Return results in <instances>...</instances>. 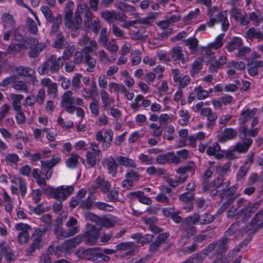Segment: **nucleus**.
Here are the masks:
<instances>
[{
	"mask_svg": "<svg viewBox=\"0 0 263 263\" xmlns=\"http://www.w3.org/2000/svg\"><path fill=\"white\" fill-rule=\"evenodd\" d=\"M258 208L257 203L248 202L243 198L237 200V205H234L228 211L227 217L241 219L243 222L247 221Z\"/></svg>",
	"mask_w": 263,
	"mask_h": 263,
	"instance_id": "nucleus-1",
	"label": "nucleus"
},
{
	"mask_svg": "<svg viewBox=\"0 0 263 263\" xmlns=\"http://www.w3.org/2000/svg\"><path fill=\"white\" fill-rule=\"evenodd\" d=\"M73 190L72 186L62 185L57 188L48 186L43 189V193L59 201H63L69 196Z\"/></svg>",
	"mask_w": 263,
	"mask_h": 263,
	"instance_id": "nucleus-2",
	"label": "nucleus"
},
{
	"mask_svg": "<svg viewBox=\"0 0 263 263\" xmlns=\"http://www.w3.org/2000/svg\"><path fill=\"white\" fill-rule=\"evenodd\" d=\"M61 58H57L54 55L50 56L38 69L40 74L45 75L49 71L52 73H56L60 70L62 65L59 62Z\"/></svg>",
	"mask_w": 263,
	"mask_h": 263,
	"instance_id": "nucleus-3",
	"label": "nucleus"
},
{
	"mask_svg": "<svg viewBox=\"0 0 263 263\" xmlns=\"http://www.w3.org/2000/svg\"><path fill=\"white\" fill-rule=\"evenodd\" d=\"M15 229L18 231L17 241L21 246L27 245L30 239L29 231L31 227L26 223H20L15 226Z\"/></svg>",
	"mask_w": 263,
	"mask_h": 263,
	"instance_id": "nucleus-4",
	"label": "nucleus"
},
{
	"mask_svg": "<svg viewBox=\"0 0 263 263\" xmlns=\"http://www.w3.org/2000/svg\"><path fill=\"white\" fill-rule=\"evenodd\" d=\"M83 238L84 236L79 235L73 238L66 240L61 246H59L57 247V252L56 254L60 252L65 253V254L70 252L72 249L81 243Z\"/></svg>",
	"mask_w": 263,
	"mask_h": 263,
	"instance_id": "nucleus-5",
	"label": "nucleus"
},
{
	"mask_svg": "<svg viewBox=\"0 0 263 263\" xmlns=\"http://www.w3.org/2000/svg\"><path fill=\"white\" fill-rule=\"evenodd\" d=\"M113 132L111 129H108L105 131L103 135L102 130L97 132L96 139L102 142V147L104 150H106L111 145V142L113 139Z\"/></svg>",
	"mask_w": 263,
	"mask_h": 263,
	"instance_id": "nucleus-6",
	"label": "nucleus"
},
{
	"mask_svg": "<svg viewBox=\"0 0 263 263\" xmlns=\"http://www.w3.org/2000/svg\"><path fill=\"white\" fill-rule=\"evenodd\" d=\"M99 231L100 230L93 226L87 225L86 232L82 235L85 238V243L90 246L94 245L99 238Z\"/></svg>",
	"mask_w": 263,
	"mask_h": 263,
	"instance_id": "nucleus-7",
	"label": "nucleus"
},
{
	"mask_svg": "<svg viewBox=\"0 0 263 263\" xmlns=\"http://www.w3.org/2000/svg\"><path fill=\"white\" fill-rule=\"evenodd\" d=\"M67 218L66 214H61L57 219L54 225V233L58 239L67 238L68 235L66 230L64 231L62 227V223Z\"/></svg>",
	"mask_w": 263,
	"mask_h": 263,
	"instance_id": "nucleus-8",
	"label": "nucleus"
},
{
	"mask_svg": "<svg viewBox=\"0 0 263 263\" xmlns=\"http://www.w3.org/2000/svg\"><path fill=\"white\" fill-rule=\"evenodd\" d=\"M81 46H85L83 51L86 53L93 52L98 49V44L93 40H90L88 35H85L81 38L78 43Z\"/></svg>",
	"mask_w": 263,
	"mask_h": 263,
	"instance_id": "nucleus-9",
	"label": "nucleus"
},
{
	"mask_svg": "<svg viewBox=\"0 0 263 263\" xmlns=\"http://www.w3.org/2000/svg\"><path fill=\"white\" fill-rule=\"evenodd\" d=\"M236 190L237 185H236L230 187L226 191L224 196L222 197L226 200L221 208L223 211L226 210L238 196Z\"/></svg>",
	"mask_w": 263,
	"mask_h": 263,
	"instance_id": "nucleus-10",
	"label": "nucleus"
},
{
	"mask_svg": "<svg viewBox=\"0 0 263 263\" xmlns=\"http://www.w3.org/2000/svg\"><path fill=\"white\" fill-rule=\"evenodd\" d=\"M120 222V219L112 215H108L100 218L98 221V226L107 228H113Z\"/></svg>",
	"mask_w": 263,
	"mask_h": 263,
	"instance_id": "nucleus-11",
	"label": "nucleus"
},
{
	"mask_svg": "<svg viewBox=\"0 0 263 263\" xmlns=\"http://www.w3.org/2000/svg\"><path fill=\"white\" fill-rule=\"evenodd\" d=\"M174 81L178 83L179 88H183L186 87L190 83L191 79L188 75L182 77L179 70L178 69L172 70Z\"/></svg>",
	"mask_w": 263,
	"mask_h": 263,
	"instance_id": "nucleus-12",
	"label": "nucleus"
},
{
	"mask_svg": "<svg viewBox=\"0 0 263 263\" xmlns=\"http://www.w3.org/2000/svg\"><path fill=\"white\" fill-rule=\"evenodd\" d=\"M66 226L68 228L66 230V234L68 237L73 236L80 232V226L78 224V220L73 217H70L66 223Z\"/></svg>",
	"mask_w": 263,
	"mask_h": 263,
	"instance_id": "nucleus-13",
	"label": "nucleus"
},
{
	"mask_svg": "<svg viewBox=\"0 0 263 263\" xmlns=\"http://www.w3.org/2000/svg\"><path fill=\"white\" fill-rule=\"evenodd\" d=\"M1 21L5 29L13 30L15 27L16 21L12 14L9 12L2 14Z\"/></svg>",
	"mask_w": 263,
	"mask_h": 263,
	"instance_id": "nucleus-14",
	"label": "nucleus"
},
{
	"mask_svg": "<svg viewBox=\"0 0 263 263\" xmlns=\"http://www.w3.org/2000/svg\"><path fill=\"white\" fill-rule=\"evenodd\" d=\"M257 111V110L255 108L253 109L249 108L243 109L240 112V117L238 119L239 122L241 124L246 123L256 115Z\"/></svg>",
	"mask_w": 263,
	"mask_h": 263,
	"instance_id": "nucleus-15",
	"label": "nucleus"
},
{
	"mask_svg": "<svg viewBox=\"0 0 263 263\" xmlns=\"http://www.w3.org/2000/svg\"><path fill=\"white\" fill-rule=\"evenodd\" d=\"M102 106L106 110L110 109L111 104L115 102L114 98L110 97L105 89H101L100 92Z\"/></svg>",
	"mask_w": 263,
	"mask_h": 263,
	"instance_id": "nucleus-16",
	"label": "nucleus"
},
{
	"mask_svg": "<svg viewBox=\"0 0 263 263\" xmlns=\"http://www.w3.org/2000/svg\"><path fill=\"white\" fill-rule=\"evenodd\" d=\"M237 135L236 130L232 128H226L223 133L218 136V141L223 143L234 139Z\"/></svg>",
	"mask_w": 263,
	"mask_h": 263,
	"instance_id": "nucleus-17",
	"label": "nucleus"
},
{
	"mask_svg": "<svg viewBox=\"0 0 263 263\" xmlns=\"http://www.w3.org/2000/svg\"><path fill=\"white\" fill-rule=\"evenodd\" d=\"M170 54L174 61H181L182 63H185L187 61V58L184 57L181 46H176L173 47L170 51Z\"/></svg>",
	"mask_w": 263,
	"mask_h": 263,
	"instance_id": "nucleus-18",
	"label": "nucleus"
},
{
	"mask_svg": "<svg viewBox=\"0 0 263 263\" xmlns=\"http://www.w3.org/2000/svg\"><path fill=\"white\" fill-rule=\"evenodd\" d=\"M28 45L26 41L18 44H11L8 47L6 53L15 54L23 50L27 49Z\"/></svg>",
	"mask_w": 263,
	"mask_h": 263,
	"instance_id": "nucleus-19",
	"label": "nucleus"
},
{
	"mask_svg": "<svg viewBox=\"0 0 263 263\" xmlns=\"http://www.w3.org/2000/svg\"><path fill=\"white\" fill-rule=\"evenodd\" d=\"M182 237L184 238H189L196 232V228L192 225L182 222L181 224Z\"/></svg>",
	"mask_w": 263,
	"mask_h": 263,
	"instance_id": "nucleus-20",
	"label": "nucleus"
},
{
	"mask_svg": "<svg viewBox=\"0 0 263 263\" xmlns=\"http://www.w3.org/2000/svg\"><path fill=\"white\" fill-rule=\"evenodd\" d=\"M206 153L209 156H213L216 159H220L223 157L221 153L220 146L218 143H214L212 146L209 147Z\"/></svg>",
	"mask_w": 263,
	"mask_h": 263,
	"instance_id": "nucleus-21",
	"label": "nucleus"
},
{
	"mask_svg": "<svg viewBox=\"0 0 263 263\" xmlns=\"http://www.w3.org/2000/svg\"><path fill=\"white\" fill-rule=\"evenodd\" d=\"M231 15L236 21L240 22L242 25H246L249 23V19L241 13V11L236 8H232Z\"/></svg>",
	"mask_w": 263,
	"mask_h": 263,
	"instance_id": "nucleus-22",
	"label": "nucleus"
},
{
	"mask_svg": "<svg viewBox=\"0 0 263 263\" xmlns=\"http://www.w3.org/2000/svg\"><path fill=\"white\" fill-rule=\"evenodd\" d=\"M118 251H125L127 255L133 254V252L137 249L136 246L132 242H123L119 244L116 247Z\"/></svg>",
	"mask_w": 263,
	"mask_h": 263,
	"instance_id": "nucleus-23",
	"label": "nucleus"
},
{
	"mask_svg": "<svg viewBox=\"0 0 263 263\" xmlns=\"http://www.w3.org/2000/svg\"><path fill=\"white\" fill-rule=\"evenodd\" d=\"M3 255L5 256L6 259L9 261L11 260L13 256L10 247L5 241L0 242V257L1 258Z\"/></svg>",
	"mask_w": 263,
	"mask_h": 263,
	"instance_id": "nucleus-24",
	"label": "nucleus"
},
{
	"mask_svg": "<svg viewBox=\"0 0 263 263\" xmlns=\"http://www.w3.org/2000/svg\"><path fill=\"white\" fill-rule=\"evenodd\" d=\"M93 255L91 258V261L95 263L107 262L110 259V257L102 253L101 250L99 248H96V251Z\"/></svg>",
	"mask_w": 263,
	"mask_h": 263,
	"instance_id": "nucleus-25",
	"label": "nucleus"
},
{
	"mask_svg": "<svg viewBox=\"0 0 263 263\" xmlns=\"http://www.w3.org/2000/svg\"><path fill=\"white\" fill-rule=\"evenodd\" d=\"M116 160L120 165L128 168H136L137 166L135 161L127 157L119 156L117 157Z\"/></svg>",
	"mask_w": 263,
	"mask_h": 263,
	"instance_id": "nucleus-26",
	"label": "nucleus"
},
{
	"mask_svg": "<svg viewBox=\"0 0 263 263\" xmlns=\"http://www.w3.org/2000/svg\"><path fill=\"white\" fill-rule=\"evenodd\" d=\"M60 161L61 156L59 155H53L50 160L41 161V167L42 168H47L48 169H51L58 164Z\"/></svg>",
	"mask_w": 263,
	"mask_h": 263,
	"instance_id": "nucleus-27",
	"label": "nucleus"
},
{
	"mask_svg": "<svg viewBox=\"0 0 263 263\" xmlns=\"http://www.w3.org/2000/svg\"><path fill=\"white\" fill-rule=\"evenodd\" d=\"M242 40L238 37H233L227 43V48L228 51L232 52L235 50H239L242 45Z\"/></svg>",
	"mask_w": 263,
	"mask_h": 263,
	"instance_id": "nucleus-28",
	"label": "nucleus"
},
{
	"mask_svg": "<svg viewBox=\"0 0 263 263\" xmlns=\"http://www.w3.org/2000/svg\"><path fill=\"white\" fill-rule=\"evenodd\" d=\"M216 22H219L221 24L222 30L226 31L228 30L229 26V22L227 18V11H223L218 13Z\"/></svg>",
	"mask_w": 263,
	"mask_h": 263,
	"instance_id": "nucleus-29",
	"label": "nucleus"
},
{
	"mask_svg": "<svg viewBox=\"0 0 263 263\" xmlns=\"http://www.w3.org/2000/svg\"><path fill=\"white\" fill-rule=\"evenodd\" d=\"M15 71L18 76L21 77H31L34 73L32 68L23 66L16 67Z\"/></svg>",
	"mask_w": 263,
	"mask_h": 263,
	"instance_id": "nucleus-30",
	"label": "nucleus"
},
{
	"mask_svg": "<svg viewBox=\"0 0 263 263\" xmlns=\"http://www.w3.org/2000/svg\"><path fill=\"white\" fill-rule=\"evenodd\" d=\"M105 161L106 163L108 173L112 176H115L117 174L118 167L115 159L113 157H110L109 158L106 159Z\"/></svg>",
	"mask_w": 263,
	"mask_h": 263,
	"instance_id": "nucleus-31",
	"label": "nucleus"
},
{
	"mask_svg": "<svg viewBox=\"0 0 263 263\" xmlns=\"http://www.w3.org/2000/svg\"><path fill=\"white\" fill-rule=\"evenodd\" d=\"M72 92L70 90L66 91L62 97L61 105H73L74 103L75 98L73 97Z\"/></svg>",
	"mask_w": 263,
	"mask_h": 263,
	"instance_id": "nucleus-32",
	"label": "nucleus"
},
{
	"mask_svg": "<svg viewBox=\"0 0 263 263\" xmlns=\"http://www.w3.org/2000/svg\"><path fill=\"white\" fill-rule=\"evenodd\" d=\"M36 20L37 23L30 18L27 19V28L30 33L33 34H36L37 33V25H40V22L37 17H36Z\"/></svg>",
	"mask_w": 263,
	"mask_h": 263,
	"instance_id": "nucleus-33",
	"label": "nucleus"
},
{
	"mask_svg": "<svg viewBox=\"0 0 263 263\" xmlns=\"http://www.w3.org/2000/svg\"><path fill=\"white\" fill-rule=\"evenodd\" d=\"M252 142L251 139H247L245 141L241 143H238L234 147V149L235 151L239 153H245L246 152L250 145Z\"/></svg>",
	"mask_w": 263,
	"mask_h": 263,
	"instance_id": "nucleus-34",
	"label": "nucleus"
},
{
	"mask_svg": "<svg viewBox=\"0 0 263 263\" xmlns=\"http://www.w3.org/2000/svg\"><path fill=\"white\" fill-rule=\"evenodd\" d=\"M74 4L72 2H68L65 7V25H70V22H69L70 19L72 17V10L73 9Z\"/></svg>",
	"mask_w": 263,
	"mask_h": 263,
	"instance_id": "nucleus-35",
	"label": "nucleus"
},
{
	"mask_svg": "<svg viewBox=\"0 0 263 263\" xmlns=\"http://www.w3.org/2000/svg\"><path fill=\"white\" fill-rule=\"evenodd\" d=\"M11 98L12 100V106L15 111H20L21 109V101L24 96L20 94H11Z\"/></svg>",
	"mask_w": 263,
	"mask_h": 263,
	"instance_id": "nucleus-36",
	"label": "nucleus"
},
{
	"mask_svg": "<svg viewBox=\"0 0 263 263\" xmlns=\"http://www.w3.org/2000/svg\"><path fill=\"white\" fill-rule=\"evenodd\" d=\"M102 46L111 53H117L119 49V46L114 39L107 41Z\"/></svg>",
	"mask_w": 263,
	"mask_h": 263,
	"instance_id": "nucleus-37",
	"label": "nucleus"
},
{
	"mask_svg": "<svg viewBox=\"0 0 263 263\" xmlns=\"http://www.w3.org/2000/svg\"><path fill=\"white\" fill-rule=\"evenodd\" d=\"M224 36V33H221L216 37L215 41L210 43L208 45V48H212L213 49H218L223 45V39Z\"/></svg>",
	"mask_w": 263,
	"mask_h": 263,
	"instance_id": "nucleus-38",
	"label": "nucleus"
},
{
	"mask_svg": "<svg viewBox=\"0 0 263 263\" xmlns=\"http://www.w3.org/2000/svg\"><path fill=\"white\" fill-rule=\"evenodd\" d=\"M194 92L196 95L197 98L198 100H203L207 98L209 93L212 92V89L206 91L203 89L201 86H198L194 89Z\"/></svg>",
	"mask_w": 263,
	"mask_h": 263,
	"instance_id": "nucleus-39",
	"label": "nucleus"
},
{
	"mask_svg": "<svg viewBox=\"0 0 263 263\" xmlns=\"http://www.w3.org/2000/svg\"><path fill=\"white\" fill-rule=\"evenodd\" d=\"M100 155V154L92 153V152L87 151L86 155L87 162L91 167H94L97 164V158Z\"/></svg>",
	"mask_w": 263,
	"mask_h": 263,
	"instance_id": "nucleus-40",
	"label": "nucleus"
},
{
	"mask_svg": "<svg viewBox=\"0 0 263 263\" xmlns=\"http://www.w3.org/2000/svg\"><path fill=\"white\" fill-rule=\"evenodd\" d=\"M218 10L217 7H209L208 9V15L210 16V21L207 23L208 26L212 27L216 23V18H215L214 13L217 12Z\"/></svg>",
	"mask_w": 263,
	"mask_h": 263,
	"instance_id": "nucleus-41",
	"label": "nucleus"
},
{
	"mask_svg": "<svg viewBox=\"0 0 263 263\" xmlns=\"http://www.w3.org/2000/svg\"><path fill=\"white\" fill-rule=\"evenodd\" d=\"M12 87L16 90L26 93L29 92V87L26 83L23 81H15L12 84Z\"/></svg>",
	"mask_w": 263,
	"mask_h": 263,
	"instance_id": "nucleus-42",
	"label": "nucleus"
},
{
	"mask_svg": "<svg viewBox=\"0 0 263 263\" xmlns=\"http://www.w3.org/2000/svg\"><path fill=\"white\" fill-rule=\"evenodd\" d=\"M227 239L226 238L214 242V243L215 244L216 253H224L227 250Z\"/></svg>",
	"mask_w": 263,
	"mask_h": 263,
	"instance_id": "nucleus-43",
	"label": "nucleus"
},
{
	"mask_svg": "<svg viewBox=\"0 0 263 263\" xmlns=\"http://www.w3.org/2000/svg\"><path fill=\"white\" fill-rule=\"evenodd\" d=\"M181 118L179 120V123L182 126L187 125L189 122L190 116L186 110L181 109L179 111Z\"/></svg>",
	"mask_w": 263,
	"mask_h": 263,
	"instance_id": "nucleus-44",
	"label": "nucleus"
},
{
	"mask_svg": "<svg viewBox=\"0 0 263 263\" xmlns=\"http://www.w3.org/2000/svg\"><path fill=\"white\" fill-rule=\"evenodd\" d=\"M69 22L71 23L70 25H65L67 27L74 28L76 29H78L80 28L82 23L81 14L76 13L73 20H72L71 18L70 19Z\"/></svg>",
	"mask_w": 263,
	"mask_h": 263,
	"instance_id": "nucleus-45",
	"label": "nucleus"
},
{
	"mask_svg": "<svg viewBox=\"0 0 263 263\" xmlns=\"http://www.w3.org/2000/svg\"><path fill=\"white\" fill-rule=\"evenodd\" d=\"M251 224L253 229L263 227V214L260 213H257L251 221Z\"/></svg>",
	"mask_w": 263,
	"mask_h": 263,
	"instance_id": "nucleus-46",
	"label": "nucleus"
},
{
	"mask_svg": "<svg viewBox=\"0 0 263 263\" xmlns=\"http://www.w3.org/2000/svg\"><path fill=\"white\" fill-rule=\"evenodd\" d=\"M85 61L88 67L87 68L86 71L89 72L93 71L94 67L96 64V60L95 58L91 57L88 54H86L85 57Z\"/></svg>",
	"mask_w": 263,
	"mask_h": 263,
	"instance_id": "nucleus-47",
	"label": "nucleus"
},
{
	"mask_svg": "<svg viewBox=\"0 0 263 263\" xmlns=\"http://www.w3.org/2000/svg\"><path fill=\"white\" fill-rule=\"evenodd\" d=\"M110 92H125V87L115 82H110L108 85Z\"/></svg>",
	"mask_w": 263,
	"mask_h": 263,
	"instance_id": "nucleus-48",
	"label": "nucleus"
},
{
	"mask_svg": "<svg viewBox=\"0 0 263 263\" xmlns=\"http://www.w3.org/2000/svg\"><path fill=\"white\" fill-rule=\"evenodd\" d=\"M227 62V58L226 56H221L217 61L211 64L210 67L211 71H215L221 65Z\"/></svg>",
	"mask_w": 263,
	"mask_h": 263,
	"instance_id": "nucleus-49",
	"label": "nucleus"
},
{
	"mask_svg": "<svg viewBox=\"0 0 263 263\" xmlns=\"http://www.w3.org/2000/svg\"><path fill=\"white\" fill-rule=\"evenodd\" d=\"M246 35L248 39L255 37L263 40V32L260 31H256L253 27L251 28L247 31Z\"/></svg>",
	"mask_w": 263,
	"mask_h": 263,
	"instance_id": "nucleus-50",
	"label": "nucleus"
},
{
	"mask_svg": "<svg viewBox=\"0 0 263 263\" xmlns=\"http://www.w3.org/2000/svg\"><path fill=\"white\" fill-rule=\"evenodd\" d=\"M19 160L18 156L14 153L8 154L5 159L6 164L8 165L16 164L19 161Z\"/></svg>",
	"mask_w": 263,
	"mask_h": 263,
	"instance_id": "nucleus-51",
	"label": "nucleus"
},
{
	"mask_svg": "<svg viewBox=\"0 0 263 263\" xmlns=\"http://www.w3.org/2000/svg\"><path fill=\"white\" fill-rule=\"evenodd\" d=\"M116 7L120 10L124 12H134L135 11V8L133 6L123 3L122 2H118L116 4Z\"/></svg>",
	"mask_w": 263,
	"mask_h": 263,
	"instance_id": "nucleus-52",
	"label": "nucleus"
},
{
	"mask_svg": "<svg viewBox=\"0 0 263 263\" xmlns=\"http://www.w3.org/2000/svg\"><path fill=\"white\" fill-rule=\"evenodd\" d=\"M75 51V46L74 45H68L67 46L65 49L64 50L63 55L61 57V59L66 61L70 59V58L72 56V54Z\"/></svg>",
	"mask_w": 263,
	"mask_h": 263,
	"instance_id": "nucleus-53",
	"label": "nucleus"
},
{
	"mask_svg": "<svg viewBox=\"0 0 263 263\" xmlns=\"http://www.w3.org/2000/svg\"><path fill=\"white\" fill-rule=\"evenodd\" d=\"M195 169V164L193 162H190L186 165L179 167L177 172L179 174H185L187 172H191Z\"/></svg>",
	"mask_w": 263,
	"mask_h": 263,
	"instance_id": "nucleus-54",
	"label": "nucleus"
},
{
	"mask_svg": "<svg viewBox=\"0 0 263 263\" xmlns=\"http://www.w3.org/2000/svg\"><path fill=\"white\" fill-rule=\"evenodd\" d=\"M227 65L228 68L234 67L238 70H243L246 68V64L242 61L236 62L235 61H231L229 62Z\"/></svg>",
	"mask_w": 263,
	"mask_h": 263,
	"instance_id": "nucleus-55",
	"label": "nucleus"
},
{
	"mask_svg": "<svg viewBox=\"0 0 263 263\" xmlns=\"http://www.w3.org/2000/svg\"><path fill=\"white\" fill-rule=\"evenodd\" d=\"M95 206L98 209L105 212H111L114 210L113 206L103 202H97L95 203Z\"/></svg>",
	"mask_w": 263,
	"mask_h": 263,
	"instance_id": "nucleus-56",
	"label": "nucleus"
},
{
	"mask_svg": "<svg viewBox=\"0 0 263 263\" xmlns=\"http://www.w3.org/2000/svg\"><path fill=\"white\" fill-rule=\"evenodd\" d=\"M12 182L16 185L18 184L19 185L22 195H24L27 191V187L24 180L21 178H15L12 180Z\"/></svg>",
	"mask_w": 263,
	"mask_h": 263,
	"instance_id": "nucleus-57",
	"label": "nucleus"
},
{
	"mask_svg": "<svg viewBox=\"0 0 263 263\" xmlns=\"http://www.w3.org/2000/svg\"><path fill=\"white\" fill-rule=\"evenodd\" d=\"M104 181L105 178L104 177L99 176L96 178L93 184L89 187V191L90 192H93L95 191H96L97 189L100 188Z\"/></svg>",
	"mask_w": 263,
	"mask_h": 263,
	"instance_id": "nucleus-58",
	"label": "nucleus"
},
{
	"mask_svg": "<svg viewBox=\"0 0 263 263\" xmlns=\"http://www.w3.org/2000/svg\"><path fill=\"white\" fill-rule=\"evenodd\" d=\"M80 156L78 154H72L71 157L66 161L67 166L69 168H74L77 166Z\"/></svg>",
	"mask_w": 263,
	"mask_h": 263,
	"instance_id": "nucleus-59",
	"label": "nucleus"
},
{
	"mask_svg": "<svg viewBox=\"0 0 263 263\" xmlns=\"http://www.w3.org/2000/svg\"><path fill=\"white\" fill-rule=\"evenodd\" d=\"M112 32L114 35L118 38L120 39H126V36L124 32L115 24H113L112 25Z\"/></svg>",
	"mask_w": 263,
	"mask_h": 263,
	"instance_id": "nucleus-60",
	"label": "nucleus"
},
{
	"mask_svg": "<svg viewBox=\"0 0 263 263\" xmlns=\"http://www.w3.org/2000/svg\"><path fill=\"white\" fill-rule=\"evenodd\" d=\"M202 61L200 59L196 60L194 62L192 66V69L190 71V74L193 76L198 73L202 68Z\"/></svg>",
	"mask_w": 263,
	"mask_h": 263,
	"instance_id": "nucleus-61",
	"label": "nucleus"
},
{
	"mask_svg": "<svg viewBox=\"0 0 263 263\" xmlns=\"http://www.w3.org/2000/svg\"><path fill=\"white\" fill-rule=\"evenodd\" d=\"M199 9H195L194 10L190 12V13L183 18V21L188 24L193 19L196 18L199 14Z\"/></svg>",
	"mask_w": 263,
	"mask_h": 263,
	"instance_id": "nucleus-62",
	"label": "nucleus"
},
{
	"mask_svg": "<svg viewBox=\"0 0 263 263\" xmlns=\"http://www.w3.org/2000/svg\"><path fill=\"white\" fill-rule=\"evenodd\" d=\"M98 55L99 60L103 63L109 62L112 63L116 60V58H114L112 60L110 59L108 57V54L104 50H100L98 52Z\"/></svg>",
	"mask_w": 263,
	"mask_h": 263,
	"instance_id": "nucleus-63",
	"label": "nucleus"
},
{
	"mask_svg": "<svg viewBox=\"0 0 263 263\" xmlns=\"http://www.w3.org/2000/svg\"><path fill=\"white\" fill-rule=\"evenodd\" d=\"M82 78V75L81 73H76L72 78L71 81L72 88L73 90L79 89L81 83V80Z\"/></svg>",
	"mask_w": 263,
	"mask_h": 263,
	"instance_id": "nucleus-64",
	"label": "nucleus"
}]
</instances>
